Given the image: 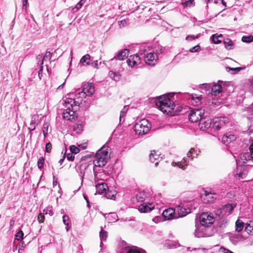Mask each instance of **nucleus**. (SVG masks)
<instances>
[{"mask_svg":"<svg viewBox=\"0 0 253 253\" xmlns=\"http://www.w3.org/2000/svg\"><path fill=\"white\" fill-rule=\"evenodd\" d=\"M65 109L63 112V117L65 120L73 121L77 118L76 111L80 105L79 101L71 98H66L64 100Z\"/></svg>","mask_w":253,"mask_h":253,"instance_id":"nucleus-1","label":"nucleus"},{"mask_svg":"<svg viewBox=\"0 0 253 253\" xmlns=\"http://www.w3.org/2000/svg\"><path fill=\"white\" fill-rule=\"evenodd\" d=\"M156 105L163 113L169 114L173 110L175 105L167 95L160 96L156 100Z\"/></svg>","mask_w":253,"mask_h":253,"instance_id":"nucleus-2","label":"nucleus"},{"mask_svg":"<svg viewBox=\"0 0 253 253\" xmlns=\"http://www.w3.org/2000/svg\"><path fill=\"white\" fill-rule=\"evenodd\" d=\"M149 50V47L145 46L140 49L139 53L141 55H143L144 61L147 65L154 66L158 62V56L153 52H148Z\"/></svg>","mask_w":253,"mask_h":253,"instance_id":"nucleus-3","label":"nucleus"},{"mask_svg":"<svg viewBox=\"0 0 253 253\" xmlns=\"http://www.w3.org/2000/svg\"><path fill=\"white\" fill-rule=\"evenodd\" d=\"M108 151L101 148L96 153L93 164L95 167H103L105 166L108 160Z\"/></svg>","mask_w":253,"mask_h":253,"instance_id":"nucleus-4","label":"nucleus"},{"mask_svg":"<svg viewBox=\"0 0 253 253\" xmlns=\"http://www.w3.org/2000/svg\"><path fill=\"white\" fill-rule=\"evenodd\" d=\"M151 126L147 120L143 119L135 123L134 130L138 135H144L149 131Z\"/></svg>","mask_w":253,"mask_h":253,"instance_id":"nucleus-5","label":"nucleus"},{"mask_svg":"<svg viewBox=\"0 0 253 253\" xmlns=\"http://www.w3.org/2000/svg\"><path fill=\"white\" fill-rule=\"evenodd\" d=\"M249 149V152H245L241 154L240 159L237 161V169H239L240 165L245 164L248 161L253 159V144L251 145Z\"/></svg>","mask_w":253,"mask_h":253,"instance_id":"nucleus-6","label":"nucleus"},{"mask_svg":"<svg viewBox=\"0 0 253 253\" xmlns=\"http://www.w3.org/2000/svg\"><path fill=\"white\" fill-rule=\"evenodd\" d=\"M205 114V110L202 108L192 110L188 115L189 120L192 122L200 121Z\"/></svg>","mask_w":253,"mask_h":253,"instance_id":"nucleus-7","label":"nucleus"},{"mask_svg":"<svg viewBox=\"0 0 253 253\" xmlns=\"http://www.w3.org/2000/svg\"><path fill=\"white\" fill-rule=\"evenodd\" d=\"M228 122V119L226 117L215 118L212 121L211 128L214 130H218L224 127Z\"/></svg>","mask_w":253,"mask_h":253,"instance_id":"nucleus-8","label":"nucleus"},{"mask_svg":"<svg viewBox=\"0 0 253 253\" xmlns=\"http://www.w3.org/2000/svg\"><path fill=\"white\" fill-rule=\"evenodd\" d=\"M200 223L203 226L208 227L213 223V217L208 212L203 213L200 216Z\"/></svg>","mask_w":253,"mask_h":253,"instance_id":"nucleus-9","label":"nucleus"},{"mask_svg":"<svg viewBox=\"0 0 253 253\" xmlns=\"http://www.w3.org/2000/svg\"><path fill=\"white\" fill-rule=\"evenodd\" d=\"M201 197L203 203L207 204L213 203L216 199L215 194L207 190L205 191Z\"/></svg>","mask_w":253,"mask_h":253,"instance_id":"nucleus-10","label":"nucleus"},{"mask_svg":"<svg viewBox=\"0 0 253 253\" xmlns=\"http://www.w3.org/2000/svg\"><path fill=\"white\" fill-rule=\"evenodd\" d=\"M195 152V149L194 148H191L187 154V157L183 158V160L181 161V162H178L177 163H175L176 165L179 168L183 169H185V166L186 165L187 163L189 162L188 159L192 160L194 158L192 155V153H194Z\"/></svg>","mask_w":253,"mask_h":253,"instance_id":"nucleus-11","label":"nucleus"},{"mask_svg":"<svg viewBox=\"0 0 253 253\" xmlns=\"http://www.w3.org/2000/svg\"><path fill=\"white\" fill-rule=\"evenodd\" d=\"M175 211L178 215V217H183L191 212V210L183 205L177 206L175 208Z\"/></svg>","mask_w":253,"mask_h":253,"instance_id":"nucleus-12","label":"nucleus"},{"mask_svg":"<svg viewBox=\"0 0 253 253\" xmlns=\"http://www.w3.org/2000/svg\"><path fill=\"white\" fill-rule=\"evenodd\" d=\"M212 123L211 120L207 117V115H205L202 119H200L199 126L201 129L204 130L211 127L212 126Z\"/></svg>","mask_w":253,"mask_h":253,"instance_id":"nucleus-13","label":"nucleus"},{"mask_svg":"<svg viewBox=\"0 0 253 253\" xmlns=\"http://www.w3.org/2000/svg\"><path fill=\"white\" fill-rule=\"evenodd\" d=\"M175 212V209H167L163 211L162 213V215L165 220H170L174 218H176L174 215Z\"/></svg>","mask_w":253,"mask_h":253,"instance_id":"nucleus-14","label":"nucleus"},{"mask_svg":"<svg viewBox=\"0 0 253 253\" xmlns=\"http://www.w3.org/2000/svg\"><path fill=\"white\" fill-rule=\"evenodd\" d=\"M154 209V206L150 203H143L138 207V210L142 213H146L151 211Z\"/></svg>","mask_w":253,"mask_h":253,"instance_id":"nucleus-15","label":"nucleus"},{"mask_svg":"<svg viewBox=\"0 0 253 253\" xmlns=\"http://www.w3.org/2000/svg\"><path fill=\"white\" fill-rule=\"evenodd\" d=\"M52 57V54L50 51H46L45 55L43 56L42 54H39L37 56V64L43 65V60L46 59H50Z\"/></svg>","mask_w":253,"mask_h":253,"instance_id":"nucleus-16","label":"nucleus"},{"mask_svg":"<svg viewBox=\"0 0 253 253\" xmlns=\"http://www.w3.org/2000/svg\"><path fill=\"white\" fill-rule=\"evenodd\" d=\"M129 51L128 49H122L119 51L118 53L111 59V60H113L114 59L120 60H124L125 58H127Z\"/></svg>","mask_w":253,"mask_h":253,"instance_id":"nucleus-17","label":"nucleus"},{"mask_svg":"<svg viewBox=\"0 0 253 253\" xmlns=\"http://www.w3.org/2000/svg\"><path fill=\"white\" fill-rule=\"evenodd\" d=\"M139 60V56L137 54H135L130 56L129 58L127 59L126 62L128 66L133 67L137 64Z\"/></svg>","mask_w":253,"mask_h":253,"instance_id":"nucleus-18","label":"nucleus"},{"mask_svg":"<svg viewBox=\"0 0 253 253\" xmlns=\"http://www.w3.org/2000/svg\"><path fill=\"white\" fill-rule=\"evenodd\" d=\"M236 137L233 134H225L223 136L221 141L223 144H224L226 145H227L231 142L235 141L236 140Z\"/></svg>","mask_w":253,"mask_h":253,"instance_id":"nucleus-19","label":"nucleus"},{"mask_svg":"<svg viewBox=\"0 0 253 253\" xmlns=\"http://www.w3.org/2000/svg\"><path fill=\"white\" fill-rule=\"evenodd\" d=\"M236 207L235 204H227L223 206L222 209V212L224 214H229L233 211L234 209Z\"/></svg>","mask_w":253,"mask_h":253,"instance_id":"nucleus-20","label":"nucleus"},{"mask_svg":"<svg viewBox=\"0 0 253 253\" xmlns=\"http://www.w3.org/2000/svg\"><path fill=\"white\" fill-rule=\"evenodd\" d=\"M83 89L88 96L92 95L95 91L94 86L90 83L85 84Z\"/></svg>","mask_w":253,"mask_h":253,"instance_id":"nucleus-21","label":"nucleus"},{"mask_svg":"<svg viewBox=\"0 0 253 253\" xmlns=\"http://www.w3.org/2000/svg\"><path fill=\"white\" fill-rule=\"evenodd\" d=\"M150 195L144 191H140L136 195V199L138 202H143L149 198Z\"/></svg>","mask_w":253,"mask_h":253,"instance_id":"nucleus-22","label":"nucleus"},{"mask_svg":"<svg viewBox=\"0 0 253 253\" xmlns=\"http://www.w3.org/2000/svg\"><path fill=\"white\" fill-rule=\"evenodd\" d=\"M221 86L218 84L215 83L212 86H211V93L213 95H217L221 91Z\"/></svg>","mask_w":253,"mask_h":253,"instance_id":"nucleus-23","label":"nucleus"},{"mask_svg":"<svg viewBox=\"0 0 253 253\" xmlns=\"http://www.w3.org/2000/svg\"><path fill=\"white\" fill-rule=\"evenodd\" d=\"M96 189L99 193L106 192V189L108 188L107 185L105 183L98 184L96 186Z\"/></svg>","mask_w":253,"mask_h":253,"instance_id":"nucleus-24","label":"nucleus"},{"mask_svg":"<svg viewBox=\"0 0 253 253\" xmlns=\"http://www.w3.org/2000/svg\"><path fill=\"white\" fill-rule=\"evenodd\" d=\"M88 95L85 91L83 89L82 91L79 92L76 94V97L72 98L75 99L77 101H79L80 104L81 103L82 98H85L86 96Z\"/></svg>","mask_w":253,"mask_h":253,"instance_id":"nucleus-25","label":"nucleus"},{"mask_svg":"<svg viewBox=\"0 0 253 253\" xmlns=\"http://www.w3.org/2000/svg\"><path fill=\"white\" fill-rule=\"evenodd\" d=\"M90 60V56L89 54H86L84 55L80 60V62L84 65H88L90 64L89 61Z\"/></svg>","mask_w":253,"mask_h":253,"instance_id":"nucleus-26","label":"nucleus"},{"mask_svg":"<svg viewBox=\"0 0 253 253\" xmlns=\"http://www.w3.org/2000/svg\"><path fill=\"white\" fill-rule=\"evenodd\" d=\"M160 158V155L158 154V152H156L155 151H151V153L149 155L150 161L152 163H154L156 160H157Z\"/></svg>","mask_w":253,"mask_h":253,"instance_id":"nucleus-27","label":"nucleus"},{"mask_svg":"<svg viewBox=\"0 0 253 253\" xmlns=\"http://www.w3.org/2000/svg\"><path fill=\"white\" fill-rule=\"evenodd\" d=\"M41 121V119L40 118L38 114H35L31 116V120L30 123L32 124H35L38 125Z\"/></svg>","mask_w":253,"mask_h":253,"instance_id":"nucleus-28","label":"nucleus"},{"mask_svg":"<svg viewBox=\"0 0 253 253\" xmlns=\"http://www.w3.org/2000/svg\"><path fill=\"white\" fill-rule=\"evenodd\" d=\"M128 109V106L127 105H126L124 107V108L121 111L120 116V123L124 122L125 119H124V118L125 116Z\"/></svg>","mask_w":253,"mask_h":253,"instance_id":"nucleus-29","label":"nucleus"},{"mask_svg":"<svg viewBox=\"0 0 253 253\" xmlns=\"http://www.w3.org/2000/svg\"><path fill=\"white\" fill-rule=\"evenodd\" d=\"M244 222L238 219L235 223L236 231L238 232H241L244 227Z\"/></svg>","mask_w":253,"mask_h":253,"instance_id":"nucleus-30","label":"nucleus"},{"mask_svg":"<svg viewBox=\"0 0 253 253\" xmlns=\"http://www.w3.org/2000/svg\"><path fill=\"white\" fill-rule=\"evenodd\" d=\"M245 68V67L231 68L230 67H226V70L227 72L232 71V74H235L240 72L242 70L244 69Z\"/></svg>","mask_w":253,"mask_h":253,"instance_id":"nucleus-31","label":"nucleus"},{"mask_svg":"<svg viewBox=\"0 0 253 253\" xmlns=\"http://www.w3.org/2000/svg\"><path fill=\"white\" fill-rule=\"evenodd\" d=\"M126 253H146L144 251L139 250L136 247H133L128 249Z\"/></svg>","mask_w":253,"mask_h":253,"instance_id":"nucleus-32","label":"nucleus"},{"mask_svg":"<svg viewBox=\"0 0 253 253\" xmlns=\"http://www.w3.org/2000/svg\"><path fill=\"white\" fill-rule=\"evenodd\" d=\"M84 126L82 124H77L73 126V130L77 133H80L83 131Z\"/></svg>","mask_w":253,"mask_h":253,"instance_id":"nucleus-33","label":"nucleus"},{"mask_svg":"<svg viewBox=\"0 0 253 253\" xmlns=\"http://www.w3.org/2000/svg\"><path fill=\"white\" fill-rule=\"evenodd\" d=\"M223 42H224L225 47L227 49L229 50V49H232L233 43L232 41L231 40H230L229 39H226L224 40Z\"/></svg>","mask_w":253,"mask_h":253,"instance_id":"nucleus-34","label":"nucleus"},{"mask_svg":"<svg viewBox=\"0 0 253 253\" xmlns=\"http://www.w3.org/2000/svg\"><path fill=\"white\" fill-rule=\"evenodd\" d=\"M202 98V95L197 97H194L192 95L191 97V99L193 100L192 103L194 104V105H198L201 103Z\"/></svg>","mask_w":253,"mask_h":253,"instance_id":"nucleus-35","label":"nucleus"},{"mask_svg":"<svg viewBox=\"0 0 253 253\" xmlns=\"http://www.w3.org/2000/svg\"><path fill=\"white\" fill-rule=\"evenodd\" d=\"M109 75L111 79L115 81H118L120 80V75L113 71H110Z\"/></svg>","mask_w":253,"mask_h":253,"instance_id":"nucleus-36","label":"nucleus"},{"mask_svg":"<svg viewBox=\"0 0 253 253\" xmlns=\"http://www.w3.org/2000/svg\"><path fill=\"white\" fill-rule=\"evenodd\" d=\"M164 50V48L161 46V45H158L155 47V51H153V53H154V54H156L157 56H158V55L162 53Z\"/></svg>","mask_w":253,"mask_h":253,"instance_id":"nucleus-37","label":"nucleus"},{"mask_svg":"<svg viewBox=\"0 0 253 253\" xmlns=\"http://www.w3.org/2000/svg\"><path fill=\"white\" fill-rule=\"evenodd\" d=\"M242 41L244 42L250 43L253 41V36L252 35L244 36L242 38Z\"/></svg>","mask_w":253,"mask_h":253,"instance_id":"nucleus-38","label":"nucleus"},{"mask_svg":"<svg viewBox=\"0 0 253 253\" xmlns=\"http://www.w3.org/2000/svg\"><path fill=\"white\" fill-rule=\"evenodd\" d=\"M48 126L49 124L48 123H44L42 126V131L44 137H45L47 134Z\"/></svg>","mask_w":253,"mask_h":253,"instance_id":"nucleus-39","label":"nucleus"},{"mask_svg":"<svg viewBox=\"0 0 253 253\" xmlns=\"http://www.w3.org/2000/svg\"><path fill=\"white\" fill-rule=\"evenodd\" d=\"M107 232L104 230H103L102 229H101L100 232V238L101 240H106L107 238Z\"/></svg>","mask_w":253,"mask_h":253,"instance_id":"nucleus-40","label":"nucleus"},{"mask_svg":"<svg viewBox=\"0 0 253 253\" xmlns=\"http://www.w3.org/2000/svg\"><path fill=\"white\" fill-rule=\"evenodd\" d=\"M70 150L72 154H78L80 152V149L75 145H71L70 147Z\"/></svg>","mask_w":253,"mask_h":253,"instance_id":"nucleus-41","label":"nucleus"},{"mask_svg":"<svg viewBox=\"0 0 253 253\" xmlns=\"http://www.w3.org/2000/svg\"><path fill=\"white\" fill-rule=\"evenodd\" d=\"M44 159L42 157H40L38 161V167L39 169H42L43 167Z\"/></svg>","mask_w":253,"mask_h":253,"instance_id":"nucleus-42","label":"nucleus"},{"mask_svg":"<svg viewBox=\"0 0 253 253\" xmlns=\"http://www.w3.org/2000/svg\"><path fill=\"white\" fill-rule=\"evenodd\" d=\"M201 50V47L199 45H196V46L192 47L190 48L189 51L190 52H199Z\"/></svg>","mask_w":253,"mask_h":253,"instance_id":"nucleus-43","label":"nucleus"},{"mask_svg":"<svg viewBox=\"0 0 253 253\" xmlns=\"http://www.w3.org/2000/svg\"><path fill=\"white\" fill-rule=\"evenodd\" d=\"M24 236V233L22 231L20 230L18 233L15 235V239L17 240H20L23 239Z\"/></svg>","mask_w":253,"mask_h":253,"instance_id":"nucleus-44","label":"nucleus"},{"mask_svg":"<svg viewBox=\"0 0 253 253\" xmlns=\"http://www.w3.org/2000/svg\"><path fill=\"white\" fill-rule=\"evenodd\" d=\"M219 37H222L221 35H220L219 36ZM219 37L216 36L215 35H213L212 36H211V38H212V42L214 43H219L221 42V41L220 40H219L218 39V38Z\"/></svg>","mask_w":253,"mask_h":253,"instance_id":"nucleus-45","label":"nucleus"},{"mask_svg":"<svg viewBox=\"0 0 253 253\" xmlns=\"http://www.w3.org/2000/svg\"><path fill=\"white\" fill-rule=\"evenodd\" d=\"M118 23L121 28L126 27L127 25V22L125 19L119 21Z\"/></svg>","mask_w":253,"mask_h":253,"instance_id":"nucleus-46","label":"nucleus"},{"mask_svg":"<svg viewBox=\"0 0 253 253\" xmlns=\"http://www.w3.org/2000/svg\"><path fill=\"white\" fill-rule=\"evenodd\" d=\"M245 231L249 234L252 233L253 231V226L250 224H247L245 227Z\"/></svg>","mask_w":253,"mask_h":253,"instance_id":"nucleus-47","label":"nucleus"},{"mask_svg":"<svg viewBox=\"0 0 253 253\" xmlns=\"http://www.w3.org/2000/svg\"><path fill=\"white\" fill-rule=\"evenodd\" d=\"M62 219H63V222L64 223V224L65 225H66L67 226H68L69 225V218L68 217V216L66 215H64L62 217Z\"/></svg>","mask_w":253,"mask_h":253,"instance_id":"nucleus-48","label":"nucleus"},{"mask_svg":"<svg viewBox=\"0 0 253 253\" xmlns=\"http://www.w3.org/2000/svg\"><path fill=\"white\" fill-rule=\"evenodd\" d=\"M43 212L45 214H48L50 216H51L53 214V211L50 207L44 209L43 210Z\"/></svg>","mask_w":253,"mask_h":253,"instance_id":"nucleus-49","label":"nucleus"},{"mask_svg":"<svg viewBox=\"0 0 253 253\" xmlns=\"http://www.w3.org/2000/svg\"><path fill=\"white\" fill-rule=\"evenodd\" d=\"M201 88L205 89L206 91H208L211 88V85L208 84H202Z\"/></svg>","mask_w":253,"mask_h":253,"instance_id":"nucleus-50","label":"nucleus"},{"mask_svg":"<svg viewBox=\"0 0 253 253\" xmlns=\"http://www.w3.org/2000/svg\"><path fill=\"white\" fill-rule=\"evenodd\" d=\"M236 176L239 178H244L246 176V173L243 171L242 172L236 173Z\"/></svg>","mask_w":253,"mask_h":253,"instance_id":"nucleus-51","label":"nucleus"},{"mask_svg":"<svg viewBox=\"0 0 253 253\" xmlns=\"http://www.w3.org/2000/svg\"><path fill=\"white\" fill-rule=\"evenodd\" d=\"M44 215L40 213L38 216V220L40 223H42L44 221Z\"/></svg>","mask_w":253,"mask_h":253,"instance_id":"nucleus-52","label":"nucleus"},{"mask_svg":"<svg viewBox=\"0 0 253 253\" xmlns=\"http://www.w3.org/2000/svg\"><path fill=\"white\" fill-rule=\"evenodd\" d=\"M52 147L51 144L50 142L46 143L45 145V152L49 153L51 151Z\"/></svg>","mask_w":253,"mask_h":253,"instance_id":"nucleus-53","label":"nucleus"},{"mask_svg":"<svg viewBox=\"0 0 253 253\" xmlns=\"http://www.w3.org/2000/svg\"><path fill=\"white\" fill-rule=\"evenodd\" d=\"M40 66V69L38 72V77L40 80H41L42 77V71H43V66L42 65H39Z\"/></svg>","mask_w":253,"mask_h":253,"instance_id":"nucleus-54","label":"nucleus"},{"mask_svg":"<svg viewBox=\"0 0 253 253\" xmlns=\"http://www.w3.org/2000/svg\"><path fill=\"white\" fill-rule=\"evenodd\" d=\"M67 159L70 161H73L75 159V156L72 153H68L67 155Z\"/></svg>","mask_w":253,"mask_h":253,"instance_id":"nucleus-55","label":"nucleus"},{"mask_svg":"<svg viewBox=\"0 0 253 253\" xmlns=\"http://www.w3.org/2000/svg\"><path fill=\"white\" fill-rule=\"evenodd\" d=\"M198 38V35L197 36H195L194 35H188L186 37V40L187 41H191L194 40Z\"/></svg>","mask_w":253,"mask_h":253,"instance_id":"nucleus-56","label":"nucleus"},{"mask_svg":"<svg viewBox=\"0 0 253 253\" xmlns=\"http://www.w3.org/2000/svg\"><path fill=\"white\" fill-rule=\"evenodd\" d=\"M195 235L197 237L200 238L204 236V234L199 231V229L196 230L195 232Z\"/></svg>","mask_w":253,"mask_h":253,"instance_id":"nucleus-57","label":"nucleus"},{"mask_svg":"<svg viewBox=\"0 0 253 253\" xmlns=\"http://www.w3.org/2000/svg\"><path fill=\"white\" fill-rule=\"evenodd\" d=\"M84 0H81L76 5V8L77 9V10H79V9H80L82 7V6L83 5V4L84 3Z\"/></svg>","mask_w":253,"mask_h":253,"instance_id":"nucleus-58","label":"nucleus"},{"mask_svg":"<svg viewBox=\"0 0 253 253\" xmlns=\"http://www.w3.org/2000/svg\"><path fill=\"white\" fill-rule=\"evenodd\" d=\"M38 125L35 124H32V123H30L29 126L28 127V129L30 130V131L34 130L36 129V126Z\"/></svg>","mask_w":253,"mask_h":253,"instance_id":"nucleus-59","label":"nucleus"},{"mask_svg":"<svg viewBox=\"0 0 253 253\" xmlns=\"http://www.w3.org/2000/svg\"><path fill=\"white\" fill-rule=\"evenodd\" d=\"M90 64H91V66L96 68V69H98V61L97 60H95L94 61V62H92L91 63H90Z\"/></svg>","mask_w":253,"mask_h":253,"instance_id":"nucleus-60","label":"nucleus"},{"mask_svg":"<svg viewBox=\"0 0 253 253\" xmlns=\"http://www.w3.org/2000/svg\"><path fill=\"white\" fill-rule=\"evenodd\" d=\"M90 165L89 164H83L81 166V169H88L90 167Z\"/></svg>","mask_w":253,"mask_h":253,"instance_id":"nucleus-61","label":"nucleus"},{"mask_svg":"<svg viewBox=\"0 0 253 253\" xmlns=\"http://www.w3.org/2000/svg\"><path fill=\"white\" fill-rule=\"evenodd\" d=\"M26 245L25 244L24 242L22 241L20 242V244L19 245V252H20V250H22V248H23L25 247Z\"/></svg>","mask_w":253,"mask_h":253,"instance_id":"nucleus-62","label":"nucleus"},{"mask_svg":"<svg viewBox=\"0 0 253 253\" xmlns=\"http://www.w3.org/2000/svg\"><path fill=\"white\" fill-rule=\"evenodd\" d=\"M76 248L78 250H79V252H78L79 253H83V252H82L83 250V249H82V247L81 245H80V244L77 245Z\"/></svg>","mask_w":253,"mask_h":253,"instance_id":"nucleus-63","label":"nucleus"},{"mask_svg":"<svg viewBox=\"0 0 253 253\" xmlns=\"http://www.w3.org/2000/svg\"><path fill=\"white\" fill-rule=\"evenodd\" d=\"M221 251H222L223 253H233L231 251L225 248L221 249Z\"/></svg>","mask_w":253,"mask_h":253,"instance_id":"nucleus-64","label":"nucleus"}]
</instances>
